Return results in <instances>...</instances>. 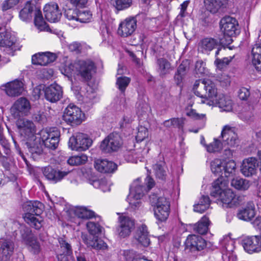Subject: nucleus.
I'll return each mask as SVG.
<instances>
[{
    "instance_id": "nucleus-16",
    "label": "nucleus",
    "mask_w": 261,
    "mask_h": 261,
    "mask_svg": "<svg viewBox=\"0 0 261 261\" xmlns=\"http://www.w3.org/2000/svg\"><path fill=\"white\" fill-rule=\"evenodd\" d=\"M23 141L25 142L28 150L34 160L42 153L43 143L40 136L36 135L29 138L25 139Z\"/></svg>"
},
{
    "instance_id": "nucleus-45",
    "label": "nucleus",
    "mask_w": 261,
    "mask_h": 261,
    "mask_svg": "<svg viewBox=\"0 0 261 261\" xmlns=\"http://www.w3.org/2000/svg\"><path fill=\"white\" fill-rule=\"evenodd\" d=\"M153 169L156 176L162 180H165L167 176V167L165 163L160 162L153 166Z\"/></svg>"
},
{
    "instance_id": "nucleus-46",
    "label": "nucleus",
    "mask_w": 261,
    "mask_h": 261,
    "mask_svg": "<svg viewBox=\"0 0 261 261\" xmlns=\"http://www.w3.org/2000/svg\"><path fill=\"white\" fill-rule=\"evenodd\" d=\"M222 49L224 50H225L224 48L219 47L215 53L216 60L215 61V64L218 68L221 69L227 66L232 60V58L230 57H225L222 59H219L218 58V55L220 52L222 51Z\"/></svg>"
},
{
    "instance_id": "nucleus-63",
    "label": "nucleus",
    "mask_w": 261,
    "mask_h": 261,
    "mask_svg": "<svg viewBox=\"0 0 261 261\" xmlns=\"http://www.w3.org/2000/svg\"><path fill=\"white\" fill-rule=\"evenodd\" d=\"M189 1H186L180 5V11L179 15L181 17H185L187 15V9L189 5Z\"/></svg>"
},
{
    "instance_id": "nucleus-51",
    "label": "nucleus",
    "mask_w": 261,
    "mask_h": 261,
    "mask_svg": "<svg viewBox=\"0 0 261 261\" xmlns=\"http://www.w3.org/2000/svg\"><path fill=\"white\" fill-rule=\"evenodd\" d=\"M88 160L87 156L84 154L71 156L67 160V163L71 166H77L85 164Z\"/></svg>"
},
{
    "instance_id": "nucleus-24",
    "label": "nucleus",
    "mask_w": 261,
    "mask_h": 261,
    "mask_svg": "<svg viewBox=\"0 0 261 261\" xmlns=\"http://www.w3.org/2000/svg\"><path fill=\"white\" fill-rule=\"evenodd\" d=\"M59 247L57 252L58 261H68L72 257V249L71 245L63 238L58 239Z\"/></svg>"
},
{
    "instance_id": "nucleus-3",
    "label": "nucleus",
    "mask_w": 261,
    "mask_h": 261,
    "mask_svg": "<svg viewBox=\"0 0 261 261\" xmlns=\"http://www.w3.org/2000/svg\"><path fill=\"white\" fill-rule=\"evenodd\" d=\"M235 129L233 127L224 126L221 137L219 139L215 138L213 142L206 145V150L209 152H218L226 145L230 146L235 145L238 142V136Z\"/></svg>"
},
{
    "instance_id": "nucleus-47",
    "label": "nucleus",
    "mask_w": 261,
    "mask_h": 261,
    "mask_svg": "<svg viewBox=\"0 0 261 261\" xmlns=\"http://www.w3.org/2000/svg\"><path fill=\"white\" fill-rule=\"evenodd\" d=\"M158 71L161 76H164L169 73L171 69L170 63L165 59L160 58L157 60Z\"/></svg>"
},
{
    "instance_id": "nucleus-20",
    "label": "nucleus",
    "mask_w": 261,
    "mask_h": 261,
    "mask_svg": "<svg viewBox=\"0 0 261 261\" xmlns=\"http://www.w3.org/2000/svg\"><path fill=\"white\" fill-rule=\"evenodd\" d=\"M119 226L117 231L121 238H126L129 236L135 227V221L126 215H121L119 217Z\"/></svg>"
},
{
    "instance_id": "nucleus-61",
    "label": "nucleus",
    "mask_w": 261,
    "mask_h": 261,
    "mask_svg": "<svg viewBox=\"0 0 261 261\" xmlns=\"http://www.w3.org/2000/svg\"><path fill=\"white\" fill-rule=\"evenodd\" d=\"M173 127L182 129L184 124V119L182 118H172Z\"/></svg>"
},
{
    "instance_id": "nucleus-25",
    "label": "nucleus",
    "mask_w": 261,
    "mask_h": 261,
    "mask_svg": "<svg viewBox=\"0 0 261 261\" xmlns=\"http://www.w3.org/2000/svg\"><path fill=\"white\" fill-rule=\"evenodd\" d=\"M14 244L10 239H0V261H9L13 254Z\"/></svg>"
},
{
    "instance_id": "nucleus-23",
    "label": "nucleus",
    "mask_w": 261,
    "mask_h": 261,
    "mask_svg": "<svg viewBox=\"0 0 261 261\" xmlns=\"http://www.w3.org/2000/svg\"><path fill=\"white\" fill-rule=\"evenodd\" d=\"M22 232V237L28 246L29 250L34 254H38L41 251V246L36 237L32 233L29 228L25 227Z\"/></svg>"
},
{
    "instance_id": "nucleus-43",
    "label": "nucleus",
    "mask_w": 261,
    "mask_h": 261,
    "mask_svg": "<svg viewBox=\"0 0 261 261\" xmlns=\"http://www.w3.org/2000/svg\"><path fill=\"white\" fill-rule=\"evenodd\" d=\"M210 203L209 197L203 195L199 199L198 203L194 205V211L199 213H203L208 208Z\"/></svg>"
},
{
    "instance_id": "nucleus-62",
    "label": "nucleus",
    "mask_w": 261,
    "mask_h": 261,
    "mask_svg": "<svg viewBox=\"0 0 261 261\" xmlns=\"http://www.w3.org/2000/svg\"><path fill=\"white\" fill-rule=\"evenodd\" d=\"M64 15L66 18H67L69 20H76L77 18V15L74 11L71 10H68L67 11H65L64 13Z\"/></svg>"
},
{
    "instance_id": "nucleus-50",
    "label": "nucleus",
    "mask_w": 261,
    "mask_h": 261,
    "mask_svg": "<svg viewBox=\"0 0 261 261\" xmlns=\"http://www.w3.org/2000/svg\"><path fill=\"white\" fill-rule=\"evenodd\" d=\"M187 69V66L184 62L178 66L174 77V81L177 85H179L182 83V80L186 75Z\"/></svg>"
},
{
    "instance_id": "nucleus-14",
    "label": "nucleus",
    "mask_w": 261,
    "mask_h": 261,
    "mask_svg": "<svg viewBox=\"0 0 261 261\" xmlns=\"http://www.w3.org/2000/svg\"><path fill=\"white\" fill-rule=\"evenodd\" d=\"M92 144V140L87 135L83 133H78L71 137L68 142L69 147L72 150L79 151L86 150Z\"/></svg>"
},
{
    "instance_id": "nucleus-64",
    "label": "nucleus",
    "mask_w": 261,
    "mask_h": 261,
    "mask_svg": "<svg viewBox=\"0 0 261 261\" xmlns=\"http://www.w3.org/2000/svg\"><path fill=\"white\" fill-rule=\"evenodd\" d=\"M88 0H70L73 6L79 8H84L86 6Z\"/></svg>"
},
{
    "instance_id": "nucleus-33",
    "label": "nucleus",
    "mask_w": 261,
    "mask_h": 261,
    "mask_svg": "<svg viewBox=\"0 0 261 261\" xmlns=\"http://www.w3.org/2000/svg\"><path fill=\"white\" fill-rule=\"evenodd\" d=\"M134 238L141 245L147 247L150 244L149 232L147 227L145 224L139 226L135 232Z\"/></svg>"
},
{
    "instance_id": "nucleus-21",
    "label": "nucleus",
    "mask_w": 261,
    "mask_h": 261,
    "mask_svg": "<svg viewBox=\"0 0 261 261\" xmlns=\"http://www.w3.org/2000/svg\"><path fill=\"white\" fill-rule=\"evenodd\" d=\"M71 212L74 217L71 218L70 221L76 225H80L84 220L91 219L95 217V213L86 207L77 206L71 209Z\"/></svg>"
},
{
    "instance_id": "nucleus-34",
    "label": "nucleus",
    "mask_w": 261,
    "mask_h": 261,
    "mask_svg": "<svg viewBox=\"0 0 261 261\" xmlns=\"http://www.w3.org/2000/svg\"><path fill=\"white\" fill-rule=\"evenodd\" d=\"M95 169L101 173H112L117 169V165L112 161L105 159L97 160L95 162Z\"/></svg>"
},
{
    "instance_id": "nucleus-42",
    "label": "nucleus",
    "mask_w": 261,
    "mask_h": 261,
    "mask_svg": "<svg viewBox=\"0 0 261 261\" xmlns=\"http://www.w3.org/2000/svg\"><path fill=\"white\" fill-rule=\"evenodd\" d=\"M222 252L224 254L231 253L234 249V242L229 236H225L220 241Z\"/></svg>"
},
{
    "instance_id": "nucleus-38",
    "label": "nucleus",
    "mask_w": 261,
    "mask_h": 261,
    "mask_svg": "<svg viewBox=\"0 0 261 261\" xmlns=\"http://www.w3.org/2000/svg\"><path fill=\"white\" fill-rule=\"evenodd\" d=\"M254 216V207L252 203H248L245 208L240 210L237 214V217L244 221L251 220Z\"/></svg>"
},
{
    "instance_id": "nucleus-12",
    "label": "nucleus",
    "mask_w": 261,
    "mask_h": 261,
    "mask_svg": "<svg viewBox=\"0 0 261 261\" xmlns=\"http://www.w3.org/2000/svg\"><path fill=\"white\" fill-rule=\"evenodd\" d=\"M220 25L224 36L228 37V42L232 41L231 37L240 33L238 21L232 17L225 16L223 17L220 20Z\"/></svg>"
},
{
    "instance_id": "nucleus-40",
    "label": "nucleus",
    "mask_w": 261,
    "mask_h": 261,
    "mask_svg": "<svg viewBox=\"0 0 261 261\" xmlns=\"http://www.w3.org/2000/svg\"><path fill=\"white\" fill-rule=\"evenodd\" d=\"M226 0H204L206 9L212 13H216L222 8Z\"/></svg>"
},
{
    "instance_id": "nucleus-31",
    "label": "nucleus",
    "mask_w": 261,
    "mask_h": 261,
    "mask_svg": "<svg viewBox=\"0 0 261 261\" xmlns=\"http://www.w3.org/2000/svg\"><path fill=\"white\" fill-rule=\"evenodd\" d=\"M56 59L55 54L50 52L38 53L32 57V63L34 65L45 66L52 63Z\"/></svg>"
},
{
    "instance_id": "nucleus-58",
    "label": "nucleus",
    "mask_w": 261,
    "mask_h": 261,
    "mask_svg": "<svg viewBox=\"0 0 261 261\" xmlns=\"http://www.w3.org/2000/svg\"><path fill=\"white\" fill-rule=\"evenodd\" d=\"M250 95L249 90L245 87H242L238 91V96L240 99L243 100H247Z\"/></svg>"
},
{
    "instance_id": "nucleus-48",
    "label": "nucleus",
    "mask_w": 261,
    "mask_h": 261,
    "mask_svg": "<svg viewBox=\"0 0 261 261\" xmlns=\"http://www.w3.org/2000/svg\"><path fill=\"white\" fill-rule=\"evenodd\" d=\"M231 185L235 189L240 190H246L250 187L249 181L248 180L239 177L232 179Z\"/></svg>"
},
{
    "instance_id": "nucleus-28",
    "label": "nucleus",
    "mask_w": 261,
    "mask_h": 261,
    "mask_svg": "<svg viewBox=\"0 0 261 261\" xmlns=\"http://www.w3.org/2000/svg\"><path fill=\"white\" fill-rule=\"evenodd\" d=\"M45 18L50 22L58 21L61 16L58 5L55 3H50L45 5L43 9Z\"/></svg>"
},
{
    "instance_id": "nucleus-15",
    "label": "nucleus",
    "mask_w": 261,
    "mask_h": 261,
    "mask_svg": "<svg viewBox=\"0 0 261 261\" xmlns=\"http://www.w3.org/2000/svg\"><path fill=\"white\" fill-rule=\"evenodd\" d=\"M16 126L22 140L39 134V133H36L35 124L31 120L26 118L19 119L16 121Z\"/></svg>"
},
{
    "instance_id": "nucleus-49",
    "label": "nucleus",
    "mask_w": 261,
    "mask_h": 261,
    "mask_svg": "<svg viewBox=\"0 0 261 261\" xmlns=\"http://www.w3.org/2000/svg\"><path fill=\"white\" fill-rule=\"evenodd\" d=\"M35 25L41 31L44 30L46 27V23L44 20L42 13L39 9L36 8L35 10Z\"/></svg>"
},
{
    "instance_id": "nucleus-5",
    "label": "nucleus",
    "mask_w": 261,
    "mask_h": 261,
    "mask_svg": "<svg viewBox=\"0 0 261 261\" xmlns=\"http://www.w3.org/2000/svg\"><path fill=\"white\" fill-rule=\"evenodd\" d=\"M23 210L25 213L24 221L36 229H39L42 226L41 218L38 217L42 212L43 205L38 201H30L23 204Z\"/></svg>"
},
{
    "instance_id": "nucleus-52",
    "label": "nucleus",
    "mask_w": 261,
    "mask_h": 261,
    "mask_svg": "<svg viewBox=\"0 0 261 261\" xmlns=\"http://www.w3.org/2000/svg\"><path fill=\"white\" fill-rule=\"evenodd\" d=\"M112 3L115 8L120 11L130 7L132 5V0H113Z\"/></svg>"
},
{
    "instance_id": "nucleus-57",
    "label": "nucleus",
    "mask_w": 261,
    "mask_h": 261,
    "mask_svg": "<svg viewBox=\"0 0 261 261\" xmlns=\"http://www.w3.org/2000/svg\"><path fill=\"white\" fill-rule=\"evenodd\" d=\"M253 116V108L249 107L248 111H243L240 114L241 118L244 121H248L250 120Z\"/></svg>"
},
{
    "instance_id": "nucleus-41",
    "label": "nucleus",
    "mask_w": 261,
    "mask_h": 261,
    "mask_svg": "<svg viewBox=\"0 0 261 261\" xmlns=\"http://www.w3.org/2000/svg\"><path fill=\"white\" fill-rule=\"evenodd\" d=\"M251 54L252 64L256 69L261 72V46L254 45L252 48Z\"/></svg>"
},
{
    "instance_id": "nucleus-56",
    "label": "nucleus",
    "mask_w": 261,
    "mask_h": 261,
    "mask_svg": "<svg viewBox=\"0 0 261 261\" xmlns=\"http://www.w3.org/2000/svg\"><path fill=\"white\" fill-rule=\"evenodd\" d=\"M22 1L23 0H5L3 4V10H7L12 8Z\"/></svg>"
},
{
    "instance_id": "nucleus-55",
    "label": "nucleus",
    "mask_w": 261,
    "mask_h": 261,
    "mask_svg": "<svg viewBox=\"0 0 261 261\" xmlns=\"http://www.w3.org/2000/svg\"><path fill=\"white\" fill-rule=\"evenodd\" d=\"M92 18V14L90 11H84L80 12L77 15V21H79L81 22H89Z\"/></svg>"
},
{
    "instance_id": "nucleus-30",
    "label": "nucleus",
    "mask_w": 261,
    "mask_h": 261,
    "mask_svg": "<svg viewBox=\"0 0 261 261\" xmlns=\"http://www.w3.org/2000/svg\"><path fill=\"white\" fill-rule=\"evenodd\" d=\"M258 166L259 164L255 158H248L243 160L241 171L244 176L249 177L256 173Z\"/></svg>"
},
{
    "instance_id": "nucleus-29",
    "label": "nucleus",
    "mask_w": 261,
    "mask_h": 261,
    "mask_svg": "<svg viewBox=\"0 0 261 261\" xmlns=\"http://www.w3.org/2000/svg\"><path fill=\"white\" fill-rule=\"evenodd\" d=\"M242 245L244 250L248 253L252 254L261 251V244L257 236L244 239Z\"/></svg>"
},
{
    "instance_id": "nucleus-37",
    "label": "nucleus",
    "mask_w": 261,
    "mask_h": 261,
    "mask_svg": "<svg viewBox=\"0 0 261 261\" xmlns=\"http://www.w3.org/2000/svg\"><path fill=\"white\" fill-rule=\"evenodd\" d=\"M148 149H138L129 152L127 155H125V159L132 163H137L138 161L143 162L145 155L148 153Z\"/></svg>"
},
{
    "instance_id": "nucleus-39",
    "label": "nucleus",
    "mask_w": 261,
    "mask_h": 261,
    "mask_svg": "<svg viewBox=\"0 0 261 261\" xmlns=\"http://www.w3.org/2000/svg\"><path fill=\"white\" fill-rule=\"evenodd\" d=\"M36 8H37L32 1L27 2L24 8L19 12L20 18L24 21L31 19L33 12H35Z\"/></svg>"
},
{
    "instance_id": "nucleus-13",
    "label": "nucleus",
    "mask_w": 261,
    "mask_h": 261,
    "mask_svg": "<svg viewBox=\"0 0 261 261\" xmlns=\"http://www.w3.org/2000/svg\"><path fill=\"white\" fill-rule=\"evenodd\" d=\"M122 145V140L118 133H112L101 142L100 148L104 153L117 151Z\"/></svg>"
},
{
    "instance_id": "nucleus-36",
    "label": "nucleus",
    "mask_w": 261,
    "mask_h": 261,
    "mask_svg": "<svg viewBox=\"0 0 261 261\" xmlns=\"http://www.w3.org/2000/svg\"><path fill=\"white\" fill-rule=\"evenodd\" d=\"M213 103H215L223 111L230 112L232 109L231 99L223 94L218 95Z\"/></svg>"
},
{
    "instance_id": "nucleus-1",
    "label": "nucleus",
    "mask_w": 261,
    "mask_h": 261,
    "mask_svg": "<svg viewBox=\"0 0 261 261\" xmlns=\"http://www.w3.org/2000/svg\"><path fill=\"white\" fill-rule=\"evenodd\" d=\"M228 184V180L218 178L213 183L211 195L217 198L224 206H237L244 200L245 196L236 194L231 189H227Z\"/></svg>"
},
{
    "instance_id": "nucleus-11",
    "label": "nucleus",
    "mask_w": 261,
    "mask_h": 261,
    "mask_svg": "<svg viewBox=\"0 0 261 261\" xmlns=\"http://www.w3.org/2000/svg\"><path fill=\"white\" fill-rule=\"evenodd\" d=\"M40 136L44 146L51 149H56L59 142L60 132L56 127L40 130L38 134Z\"/></svg>"
},
{
    "instance_id": "nucleus-22",
    "label": "nucleus",
    "mask_w": 261,
    "mask_h": 261,
    "mask_svg": "<svg viewBox=\"0 0 261 261\" xmlns=\"http://www.w3.org/2000/svg\"><path fill=\"white\" fill-rule=\"evenodd\" d=\"M137 20L135 17L127 18L119 25L117 33L122 37L132 36L137 28Z\"/></svg>"
},
{
    "instance_id": "nucleus-17",
    "label": "nucleus",
    "mask_w": 261,
    "mask_h": 261,
    "mask_svg": "<svg viewBox=\"0 0 261 261\" xmlns=\"http://www.w3.org/2000/svg\"><path fill=\"white\" fill-rule=\"evenodd\" d=\"M16 38L14 34L9 31L0 33V46L6 47L8 54L14 56V52L18 49L16 45Z\"/></svg>"
},
{
    "instance_id": "nucleus-35",
    "label": "nucleus",
    "mask_w": 261,
    "mask_h": 261,
    "mask_svg": "<svg viewBox=\"0 0 261 261\" xmlns=\"http://www.w3.org/2000/svg\"><path fill=\"white\" fill-rule=\"evenodd\" d=\"M201 84L205 91V97L207 99H211L210 102H214V99L218 96L215 85L210 80L205 79L201 80Z\"/></svg>"
},
{
    "instance_id": "nucleus-6",
    "label": "nucleus",
    "mask_w": 261,
    "mask_h": 261,
    "mask_svg": "<svg viewBox=\"0 0 261 261\" xmlns=\"http://www.w3.org/2000/svg\"><path fill=\"white\" fill-rule=\"evenodd\" d=\"M211 169L214 174L220 176L218 178L227 180L224 177H232L236 175V164L233 160L216 159L211 163Z\"/></svg>"
},
{
    "instance_id": "nucleus-59",
    "label": "nucleus",
    "mask_w": 261,
    "mask_h": 261,
    "mask_svg": "<svg viewBox=\"0 0 261 261\" xmlns=\"http://www.w3.org/2000/svg\"><path fill=\"white\" fill-rule=\"evenodd\" d=\"M205 67L204 63L199 60L196 62L195 64V71L197 74H203L205 73Z\"/></svg>"
},
{
    "instance_id": "nucleus-18",
    "label": "nucleus",
    "mask_w": 261,
    "mask_h": 261,
    "mask_svg": "<svg viewBox=\"0 0 261 261\" xmlns=\"http://www.w3.org/2000/svg\"><path fill=\"white\" fill-rule=\"evenodd\" d=\"M31 108L29 100L25 97L16 100L11 108L12 115L15 118L28 116Z\"/></svg>"
},
{
    "instance_id": "nucleus-8",
    "label": "nucleus",
    "mask_w": 261,
    "mask_h": 261,
    "mask_svg": "<svg viewBox=\"0 0 261 261\" xmlns=\"http://www.w3.org/2000/svg\"><path fill=\"white\" fill-rule=\"evenodd\" d=\"M87 229L90 235L84 240L88 246L96 250H105L107 249V244L101 239L95 236L96 234L101 232L102 227L98 223L89 221L86 223Z\"/></svg>"
},
{
    "instance_id": "nucleus-7",
    "label": "nucleus",
    "mask_w": 261,
    "mask_h": 261,
    "mask_svg": "<svg viewBox=\"0 0 261 261\" xmlns=\"http://www.w3.org/2000/svg\"><path fill=\"white\" fill-rule=\"evenodd\" d=\"M149 201L153 207L154 216L161 222L166 221L170 213V202L166 197H158L156 194L149 196Z\"/></svg>"
},
{
    "instance_id": "nucleus-53",
    "label": "nucleus",
    "mask_w": 261,
    "mask_h": 261,
    "mask_svg": "<svg viewBox=\"0 0 261 261\" xmlns=\"http://www.w3.org/2000/svg\"><path fill=\"white\" fill-rule=\"evenodd\" d=\"M130 82V79L126 76L117 78L116 84L121 92H124Z\"/></svg>"
},
{
    "instance_id": "nucleus-2",
    "label": "nucleus",
    "mask_w": 261,
    "mask_h": 261,
    "mask_svg": "<svg viewBox=\"0 0 261 261\" xmlns=\"http://www.w3.org/2000/svg\"><path fill=\"white\" fill-rule=\"evenodd\" d=\"M146 187L141 184L140 178L134 180L130 187L129 194L127 197L129 205L134 209L139 208L141 204L140 199L155 185L153 179L148 176L145 179Z\"/></svg>"
},
{
    "instance_id": "nucleus-19",
    "label": "nucleus",
    "mask_w": 261,
    "mask_h": 261,
    "mask_svg": "<svg viewBox=\"0 0 261 261\" xmlns=\"http://www.w3.org/2000/svg\"><path fill=\"white\" fill-rule=\"evenodd\" d=\"M185 250L192 253H196L203 250L206 246V243L201 237L189 235L185 242Z\"/></svg>"
},
{
    "instance_id": "nucleus-54",
    "label": "nucleus",
    "mask_w": 261,
    "mask_h": 261,
    "mask_svg": "<svg viewBox=\"0 0 261 261\" xmlns=\"http://www.w3.org/2000/svg\"><path fill=\"white\" fill-rule=\"evenodd\" d=\"M148 135L147 128L145 127L140 126L138 127L136 139L137 142H141L148 136Z\"/></svg>"
},
{
    "instance_id": "nucleus-10",
    "label": "nucleus",
    "mask_w": 261,
    "mask_h": 261,
    "mask_svg": "<svg viewBox=\"0 0 261 261\" xmlns=\"http://www.w3.org/2000/svg\"><path fill=\"white\" fill-rule=\"evenodd\" d=\"M63 119L72 126L78 125L84 121L85 114L79 107L69 104L64 111Z\"/></svg>"
},
{
    "instance_id": "nucleus-44",
    "label": "nucleus",
    "mask_w": 261,
    "mask_h": 261,
    "mask_svg": "<svg viewBox=\"0 0 261 261\" xmlns=\"http://www.w3.org/2000/svg\"><path fill=\"white\" fill-rule=\"evenodd\" d=\"M209 224L208 218L204 216L197 223L194 224V230L199 234H204L208 231Z\"/></svg>"
},
{
    "instance_id": "nucleus-9",
    "label": "nucleus",
    "mask_w": 261,
    "mask_h": 261,
    "mask_svg": "<svg viewBox=\"0 0 261 261\" xmlns=\"http://www.w3.org/2000/svg\"><path fill=\"white\" fill-rule=\"evenodd\" d=\"M43 174L48 180L55 184L61 181L64 177L68 176V180L71 184L74 185H77L78 184L79 174L77 171L71 172L62 171L48 166L44 168Z\"/></svg>"
},
{
    "instance_id": "nucleus-27",
    "label": "nucleus",
    "mask_w": 261,
    "mask_h": 261,
    "mask_svg": "<svg viewBox=\"0 0 261 261\" xmlns=\"http://www.w3.org/2000/svg\"><path fill=\"white\" fill-rule=\"evenodd\" d=\"M7 95L15 97L21 95L24 90V84L21 80H15L3 86Z\"/></svg>"
},
{
    "instance_id": "nucleus-4",
    "label": "nucleus",
    "mask_w": 261,
    "mask_h": 261,
    "mask_svg": "<svg viewBox=\"0 0 261 261\" xmlns=\"http://www.w3.org/2000/svg\"><path fill=\"white\" fill-rule=\"evenodd\" d=\"M65 70L71 74H75L82 81L88 82L96 73V67L91 60H80L73 64H70Z\"/></svg>"
},
{
    "instance_id": "nucleus-32",
    "label": "nucleus",
    "mask_w": 261,
    "mask_h": 261,
    "mask_svg": "<svg viewBox=\"0 0 261 261\" xmlns=\"http://www.w3.org/2000/svg\"><path fill=\"white\" fill-rule=\"evenodd\" d=\"M222 47L220 42L213 38H205L201 40L198 44V49L204 54H208L215 48Z\"/></svg>"
},
{
    "instance_id": "nucleus-26",
    "label": "nucleus",
    "mask_w": 261,
    "mask_h": 261,
    "mask_svg": "<svg viewBox=\"0 0 261 261\" xmlns=\"http://www.w3.org/2000/svg\"><path fill=\"white\" fill-rule=\"evenodd\" d=\"M61 87L56 83L51 84L44 89V95L46 100L51 102L59 100L62 97Z\"/></svg>"
},
{
    "instance_id": "nucleus-60",
    "label": "nucleus",
    "mask_w": 261,
    "mask_h": 261,
    "mask_svg": "<svg viewBox=\"0 0 261 261\" xmlns=\"http://www.w3.org/2000/svg\"><path fill=\"white\" fill-rule=\"evenodd\" d=\"M186 114L187 116L194 119H202L205 116L203 114L197 113L196 111L193 109L187 111Z\"/></svg>"
}]
</instances>
